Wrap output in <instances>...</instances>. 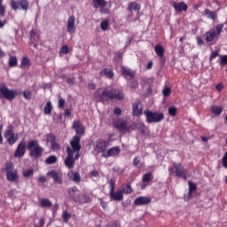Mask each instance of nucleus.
Segmentation results:
<instances>
[{"label": "nucleus", "mask_w": 227, "mask_h": 227, "mask_svg": "<svg viewBox=\"0 0 227 227\" xmlns=\"http://www.w3.org/2000/svg\"><path fill=\"white\" fill-rule=\"evenodd\" d=\"M106 227H121L120 222H114L107 224Z\"/></svg>", "instance_id": "680f3d73"}, {"label": "nucleus", "mask_w": 227, "mask_h": 227, "mask_svg": "<svg viewBox=\"0 0 227 227\" xmlns=\"http://www.w3.org/2000/svg\"><path fill=\"white\" fill-rule=\"evenodd\" d=\"M204 13L205 15H207L208 19H212V20H215L217 19V13L210 11L209 9H206Z\"/></svg>", "instance_id": "473e14b6"}, {"label": "nucleus", "mask_w": 227, "mask_h": 227, "mask_svg": "<svg viewBox=\"0 0 227 227\" xmlns=\"http://www.w3.org/2000/svg\"><path fill=\"white\" fill-rule=\"evenodd\" d=\"M111 141L109 140H104L102 138H99L96 141V144L94 145V151L98 153H106V151L107 150V146H109V144Z\"/></svg>", "instance_id": "1a4fd4ad"}, {"label": "nucleus", "mask_w": 227, "mask_h": 227, "mask_svg": "<svg viewBox=\"0 0 227 227\" xmlns=\"http://www.w3.org/2000/svg\"><path fill=\"white\" fill-rule=\"evenodd\" d=\"M51 150H54L55 152H58V150H59V148H61V146H59V144L56 141L51 143Z\"/></svg>", "instance_id": "603ef678"}, {"label": "nucleus", "mask_w": 227, "mask_h": 227, "mask_svg": "<svg viewBox=\"0 0 227 227\" xmlns=\"http://www.w3.org/2000/svg\"><path fill=\"white\" fill-rule=\"evenodd\" d=\"M35 173V170L33 168H29L28 170L23 172L24 178H29L33 176V174Z\"/></svg>", "instance_id": "c03bdc74"}, {"label": "nucleus", "mask_w": 227, "mask_h": 227, "mask_svg": "<svg viewBox=\"0 0 227 227\" xmlns=\"http://www.w3.org/2000/svg\"><path fill=\"white\" fill-rule=\"evenodd\" d=\"M115 129L120 130L121 132L127 129V121L123 119H118L114 123Z\"/></svg>", "instance_id": "412c9836"}, {"label": "nucleus", "mask_w": 227, "mask_h": 227, "mask_svg": "<svg viewBox=\"0 0 227 227\" xmlns=\"http://www.w3.org/2000/svg\"><path fill=\"white\" fill-rule=\"evenodd\" d=\"M21 65H22V67H30L31 61L29 60V59H27V57H24L21 59Z\"/></svg>", "instance_id": "a18cd8bd"}, {"label": "nucleus", "mask_w": 227, "mask_h": 227, "mask_svg": "<svg viewBox=\"0 0 227 227\" xmlns=\"http://www.w3.org/2000/svg\"><path fill=\"white\" fill-rule=\"evenodd\" d=\"M68 177L70 180L74 182V184H81V174H79V172H74V170H71L68 173Z\"/></svg>", "instance_id": "b1692460"}, {"label": "nucleus", "mask_w": 227, "mask_h": 227, "mask_svg": "<svg viewBox=\"0 0 227 227\" xmlns=\"http://www.w3.org/2000/svg\"><path fill=\"white\" fill-rule=\"evenodd\" d=\"M6 176L9 182H15L16 180H19L16 169L6 172Z\"/></svg>", "instance_id": "cd10ccee"}, {"label": "nucleus", "mask_w": 227, "mask_h": 227, "mask_svg": "<svg viewBox=\"0 0 227 227\" xmlns=\"http://www.w3.org/2000/svg\"><path fill=\"white\" fill-rule=\"evenodd\" d=\"M72 114V111L70 109L65 110V116H70Z\"/></svg>", "instance_id": "774afa93"}, {"label": "nucleus", "mask_w": 227, "mask_h": 227, "mask_svg": "<svg viewBox=\"0 0 227 227\" xmlns=\"http://www.w3.org/2000/svg\"><path fill=\"white\" fill-rule=\"evenodd\" d=\"M121 191H122V194H132V186L130 184L124 185Z\"/></svg>", "instance_id": "ea45409f"}, {"label": "nucleus", "mask_w": 227, "mask_h": 227, "mask_svg": "<svg viewBox=\"0 0 227 227\" xmlns=\"http://www.w3.org/2000/svg\"><path fill=\"white\" fill-rule=\"evenodd\" d=\"M150 203H152V199H150L148 197H137L134 200V205H136L137 207L150 205Z\"/></svg>", "instance_id": "6ab92c4d"}, {"label": "nucleus", "mask_w": 227, "mask_h": 227, "mask_svg": "<svg viewBox=\"0 0 227 227\" xmlns=\"http://www.w3.org/2000/svg\"><path fill=\"white\" fill-rule=\"evenodd\" d=\"M23 97L26 98V100H31L33 98V94L29 90H25L23 91Z\"/></svg>", "instance_id": "de8ad7c7"}, {"label": "nucleus", "mask_w": 227, "mask_h": 227, "mask_svg": "<svg viewBox=\"0 0 227 227\" xmlns=\"http://www.w3.org/2000/svg\"><path fill=\"white\" fill-rule=\"evenodd\" d=\"M17 90H10L4 83L0 84V98L6 100H15Z\"/></svg>", "instance_id": "0eeeda50"}, {"label": "nucleus", "mask_w": 227, "mask_h": 227, "mask_svg": "<svg viewBox=\"0 0 227 227\" xmlns=\"http://www.w3.org/2000/svg\"><path fill=\"white\" fill-rule=\"evenodd\" d=\"M5 171L6 173H8V171H13V163H6Z\"/></svg>", "instance_id": "13d9d810"}, {"label": "nucleus", "mask_w": 227, "mask_h": 227, "mask_svg": "<svg viewBox=\"0 0 227 227\" xmlns=\"http://www.w3.org/2000/svg\"><path fill=\"white\" fill-rule=\"evenodd\" d=\"M76 192H79V189L76 186H73L67 189L68 197L73 201H74V203L81 201V195L75 194Z\"/></svg>", "instance_id": "9b49d317"}, {"label": "nucleus", "mask_w": 227, "mask_h": 227, "mask_svg": "<svg viewBox=\"0 0 227 227\" xmlns=\"http://www.w3.org/2000/svg\"><path fill=\"white\" fill-rule=\"evenodd\" d=\"M109 184H110L109 196L111 200H113L114 201H123V192L121 190H118L117 192H114L116 181L114 179H111Z\"/></svg>", "instance_id": "6e6552de"}, {"label": "nucleus", "mask_w": 227, "mask_h": 227, "mask_svg": "<svg viewBox=\"0 0 227 227\" xmlns=\"http://www.w3.org/2000/svg\"><path fill=\"white\" fill-rule=\"evenodd\" d=\"M99 75L101 77H107V79H114V72H113L112 69L109 68H104L99 72Z\"/></svg>", "instance_id": "393cba45"}, {"label": "nucleus", "mask_w": 227, "mask_h": 227, "mask_svg": "<svg viewBox=\"0 0 227 227\" xmlns=\"http://www.w3.org/2000/svg\"><path fill=\"white\" fill-rule=\"evenodd\" d=\"M91 199L86 194H80V200L77 203H90Z\"/></svg>", "instance_id": "c9c22d12"}, {"label": "nucleus", "mask_w": 227, "mask_h": 227, "mask_svg": "<svg viewBox=\"0 0 227 227\" xmlns=\"http://www.w3.org/2000/svg\"><path fill=\"white\" fill-rule=\"evenodd\" d=\"M137 127L138 130L141 132V134H145V132H146V126H145L144 123H138Z\"/></svg>", "instance_id": "8fccbe9b"}, {"label": "nucleus", "mask_w": 227, "mask_h": 227, "mask_svg": "<svg viewBox=\"0 0 227 227\" xmlns=\"http://www.w3.org/2000/svg\"><path fill=\"white\" fill-rule=\"evenodd\" d=\"M6 139L7 143H9V145H11L12 146L15 145V143H17V141L19 140V134L13 133L11 137H8Z\"/></svg>", "instance_id": "2f4dec72"}, {"label": "nucleus", "mask_w": 227, "mask_h": 227, "mask_svg": "<svg viewBox=\"0 0 227 227\" xmlns=\"http://www.w3.org/2000/svg\"><path fill=\"white\" fill-rule=\"evenodd\" d=\"M27 148L29 152V157L35 159V160H37V159H40L43 155V147L40 145V143L36 139L29 141Z\"/></svg>", "instance_id": "f03ea898"}, {"label": "nucleus", "mask_w": 227, "mask_h": 227, "mask_svg": "<svg viewBox=\"0 0 227 227\" xmlns=\"http://www.w3.org/2000/svg\"><path fill=\"white\" fill-rule=\"evenodd\" d=\"M133 116H141L143 114V104L141 100L137 99L132 106Z\"/></svg>", "instance_id": "4468645a"}, {"label": "nucleus", "mask_w": 227, "mask_h": 227, "mask_svg": "<svg viewBox=\"0 0 227 227\" xmlns=\"http://www.w3.org/2000/svg\"><path fill=\"white\" fill-rule=\"evenodd\" d=\"M39 205L42 208H51L52 207V201L47 198H43L39 200Z\"/></svg>", "instance_id": "bb28decb"}, {"label": "nucleus", "mask_w": 227, "mask_h": 227, "mask_svg": "<svg viewBox=\"0 0 227 227\" xmlns=\"http://www.w3.org/2000/svg\"><path fill=\"white\" fill-rule=\"evenodd\" d=\"M92 5L95 10H98V8H106L107 2L106 0H92Z\"/></svg>", "instance_id": "c85d7f7f"}, {"label": "nucleus", "mask_w": 227, "mask_h": 227, "mask_svg": "<svg viewBox=\"0 0 227 227\" xmlns=\"http://www.w3.org/2000/svg\"><path fill=\"white\" fill-rule=\"evenodd\" d=\"M11 7L15 12H17L19 8H21L22 10H24V12H27L29 8V2H27V0H20V1L12 0Z\"/></svg>", "instance_id": "9d476101"}, {"label": "nucleus", "mask_w": 227, "mask_h": 227, "mask_svg": "<svg viewBox=\"0 0 227 227\" xmlns=\"http://www.w3.org/2000/svg\"><path fill=\"white\" fill-rule=\"evenodd\" d=\"M152 180H153V176L152 175V172L145 174L142 177V182L144 184L141 185V189H146V185H148V183L152 182Z\"/></svg>", "instance_id": "4be33fe9"}, {"label": "nucleus", "mask_w": 227, "mask_h": 227, "mask_svg": "<svg viewBox=\"0 0 227 227\" xmlns=\"http://www.w3.org/2000/svg\"><path fill=\"white\" fill-rule=\"evenodd\" d=\"M227 64V55H223L221 57V59H220V65L222 67H224V65Z\"/></svg>", "instance_id": "6e6d98bb"}, {"label": "nucleus", "mask_w": 227, "mask_h": 227, "mask_svg": "<svg viewBox=\"0 0 227 227\" xmlns=\"http://www.w3.org/2000/svg\"><path fill=\"white\" fill-rule=\"evenodd\" d=\"M222 163L223 168H225V169H227V152L224 153L223 159H222Z\"/></svg>", "instance_id": "4d7b16f0"}, {"label": "nucleus", "mask_w": 227, "mask_h": 227, "mask_svg": "<svg viewBox=\"0 0 227 227\" xmlns=\"http://www.w3.org/2000/svg\"><path fill=\"white\" fill-rule=\"evenodd\" d=\"M25 154H26V142H20L16 148V151L14 153V157L18 159H22V157H24Z\"/></svg>", "instance_id": "f8f14e48"}, {"label": "nucleus", "mask_w": 227, "mask_h": 227, "mask_svg": "<svg viewBox=\"0 0 227 227\" xmlns=\"http://www.w3.org/2000/svg\"><path fill=\"white\" fill-rule=\"evenodd\" d=\"M67 156L65 159V165L68 168V169H72L75 164V160H79V159H75V155L74 157V153H72L71 151L69 153H67Z\"/></svg>", "instance_id": "ddd939ff"}, {"label": "nucleus", "mask_w": 227, "mask_h": 227, "mask_svg": "<svg viewBox=\"0 0 227 227\" xmlns=\"http://www.w3.org/2000/svg\"><path fill=\"white\" fill-rule=\"evenodd\" d=\"M114 114H115L117 116H120V114H121V108L120 107H115L114 109Z\"/></svg>", "instance_id": "e2e57ef3"}, {"label": "nucleus", "mask_w": 227, "mask_h": 227, "mask_svg": "<svg viewBox=\"0 0 227 227\" xmlns=\"http://www.w3.org/2000/svg\"><path fill=\"white\" fill-rule=\"evenodd\" d=\"M6 20H0V29H3V27H4V26H6Z\"/></svg>", "instance_id": "338daca9"}, {"label": "nucleus", "mask_w": 227, "mask_h": 227, "mask_svg": "<svg viewBox=\"0 0 227 227\" xmlns=\"http://www.w3.org/2000/svg\"><path fill=\"white\" fill-rule=\"evenodd\" d=\"M139 164H141V160L138 157H135V159L133 160V166H135V168H137Z\"/></svg>", "instance_id": "052dcab7"}, {"label": "nucleus", "mask_w": 227, "mask_h": 227, "mask_svg": "<svg viewBox=\"0 0 227 227\" xmlns=\"http://www.w3.org/2000/svg\"><path fill=\"white\" fill-rule=\"evenodd\" d=\"M73 129L75 130L76 136H79V137L84 136V126H82L80 121H74L73 122Z\"/></svg>", "instance_id": "a211bd4d"}, {"label": "nucleus", "mask_w": 227, "mask_h": 227, "mask_svg": "<svg viewBox=\"0 0 227 227\" xmlns=\"http://www.w3.org/2000/svg\"><path fill=\"white\" fill-rule=\"evenodd\" d=\"M81 137L75 135L70 141V145H67L66 152H71L73 154L74 153L75 159H79V157H81V153H79L81 152Z\"/></svg>", "instance_id": "7ed1b4c3"}, {"label": "nucleus", "mask_w": 227, "mask_h": 227, "mask_svg": "<svg viewBox=\"0 0 227 227\" xmlns=\"http://www.w3.org/2000/svg\"><path fill=\"white\" fill-rule=\"evenodd\" d=\"M52 113V103L48 101L44 106V114H51Z\"/></svg>", "instance_id": "e433bc0d"}, {"label": "nucleus", "mask_w": 227, "mask_h": 227, "mask_svg": "<svg viewBox=\"0 0 227 227\" xmlns=\"http://www.w3.org/2000/svg\"><path fill=\"white\" fill-rule=\"evenodd\" d=\"M217 56H219V51H212L209 56V61L215 59V58H217Z\"/></svg>", "instance_id": "864d4df0"}, {"label": "nucleus", "mask_w": 227, "mask_h": 227, "mask_svg": "<svg viewBox=\"0 0 227 227\" xmlns=\"http://www.w3.org/2000/svg\"><path fill=\"white\" fill-rule=\"evenodd\" d=\"M121 72L122 74V75L124 77L128 76V77H134V75H136V74L134 73V71L130 70V68L125 67V66H121Z\"/></svg>", "instance_id": "a878e982"}, {"label": "nucleus", "mask_w": 227, "mask_h": 227, "mask_svg": "<svg viewBox=\"0 0 227 227\" xmlns=\"http://www.w3.org/2000/svg\"><path fill=\"white\" fill-rule=\"evenodd\" d=\"M59 52H61L62 54H68V46L67 45H64L60 48Z\"/></svg>", "instance_id": "bf43d9fd"}, {"label": "nucleus", "mask_w": 227, "mask_h": 227, "mask_svg": "<svg viewBox=\"0 0 227 227\" xmlns=\"http://www.w3.org/2000/svg\"><path fill=\"white\" fill-rule=\"evenodd\" d=\"M13 134H15L13 132V126L9 125L7 127V129L4 133V137H5V139H8V137H10L11 136H13Z\"/></svg>", "instance_id": "72a5a7b5"}, {"label": "nucleus", "mask_w": 227, "mask_h": 227, "mask_svg": "<svg viewBox=\"0 0 227 227\" xmlns=\"http://www.w3.org/2000/svg\"><path fill=\"white\" fill-rule=\"evenodd\" d=\"M211 111L214 114H215L216 116H219V114L223 113V107L219 106H213L211 107Z\"/></svg>", "instance_id": "f704fd0d"}, {"label": "nucleus", "mask_w": 227, "mask_h": 227, "mask_svg": "<svg viewBox=\"0 0 227 227\" xmlns=\"http://www.w3.org/2000/svg\"><path fill=\"white\" fill-rule=\"evenodd\" d=\"M56 162H58V158L54 155H51V156L46 158V160H45V163L49 164V165L56 164Z\"/></svg>", "instance_id": "58836bf2"}, {"label": "nucleus", "mask_w": 227, "mask_h": 227, "mask_svg": "<svg viewBox=\"0 0 227 227\" xmlns=\"http://www.w3.org/2000/svg\"><path fill=\"white\" fill-rule=\"evenodd\" d=\"M154 52L160 58V63H166V58H164V46L160 44H157L154 46Z\"/></svg>", "instance_id": "dca6fc26"}, {"label": "nucleus", "mask_w": 227, "mask_h": 227, "mask_svg": "<svg viewBox=\"0 0 227 227\" xmlns=\"http://www.w3.org/2000/svg\"><path fill=\"white\" fill-rule=\"evenodd\" d=\"M72 217V214L65 211L62 215V219L64 221V223H68V221H70V218Z\"/></svg>", "instance_id": "79ce46f5"}, {"label": "nucleus", "mask_w": 227, "mask_h": 227, "mask_svg": "<svg viewBox=\"0 0 227 227\" xmlns=\"http://www.w3.org/2000/svg\"><path fill=\"white\" fill-rule=\"evenodd\" d=\"M170 175H175L178 178H184V180H187L189 178V175H187V169L182 166L181 163H174L173 168H169Z\"/></svg>", "instance_id": "20e7f679"}, {"label": "nucleus", "mask_w": 227, "mask_h": 227, "mask_svg": "<svg viewBox=\"0 0 227 227\" xmlns=\"http://www.w3.org/2000/svg\"><path fill=\"white\" fill-rule=\"evenodd\" d=\"M67 31L69 35L75 33V17L74 15L70 16L67 20Z\"/></svg>", "instance_id": "f3484780"}, {"label": "nucleus", "mask_w": 227, "mask_h": 227, "mask_svg": "<svg viewBox=\"0 0 227 227\" xmlns=\"http://www.w3.org/2000/svg\"><path fill=\"white\" fill-rule=\"evenodd\" d=\"M17 63H19V60L17 59V57L11 56L9 59V67L12 68L13 67H17Z\"/></svg>", "instance_id": "4c0bfd02"}, {"label": "nucleus", "mask_w": 227, "mask_h": 227, "mask_svg": "<svg viewBox=\"0 0 227 227\" xmlns=\"http://www.w3.org/2000/svg\"><path fill=\"white\" fill-rule=\"evenodd\" d=\"M0 145H3V124H0Z\"/></svg>", "instance_id": "69168bd1"}, {"label": "nucleus", "mask_w": 227, "mask_h": 227, "mask_svg": "<svg viewBox=\"0 0 227 227\" xmlns=\"http://www.w3.org/2000/svg\"><path fill=\"white\" fill-rule=\"evenodd\" d=\"M100 27L102 31H107V27H109V20H104L100 24Z\"/></svg>", "instance_id": "37998d69"}, {"label": "nucleus", "mask_w": 227, "mask_h": 227, "mask_svg": "<svg viewBox=\"0 0 227 227\" xmlns=\"http://www.w3.org/2000/svg\"><path fill=\"white\" fill-rule=\"evenodd\" d=\"M163 97L168 98L171 95V88L165 87L162 90Z\"/></svg>", "instance_id": "3c124183"}, {"label": "nucleus", "mask_w": 227, "mask_h": 227, "mask_svg": "<svg viewBox=\"0 0 227 227\" xmlns=\"http://www.w3.org/2000/svg\"><path fill=\"white\" fill-rule=\"evenodd\" d=\"M129 12H139L141 5L136 2H130L128 6Z\"/></svg>", "instance_id": "c756f323"}, {"label": "nucleus", "mask_w": 227, "mask_h": 227, "mask_svg": "<svg viewBox=\"0 0 227 227\" xmlns=\"http://www.w3.org/2000/svg\"><path fill=\"white\" fill-rule=\"evenodd\" d=\"M46 141L47 143H54L56 141V135L52 134V133H49L48 135H46Z\"/></svg>", "instance_id": "a19ab883"}, {"label": "nucleus", "mask_w": 227, "mask_h": 227, "mask_svg": "<svg viewBox=\"0 0 227 227\" xmlns=\"http://www.w3.org/2000/svg\"><path fill=\"white\" fill-rule=\"evenodd\" d=\"M48 176H51L55 184H59V185L63 184V176L61 175V172L51 170L48 172Z\"/></svg>", "instance_id": "2eb2a0df"}, {"label": "nucleus", "mask_w": 227, "mask_h": 227, "mask_svg": "<svg viewBox=\"0 0 227 227\" xmlns=\"http://www.w3.org/2000/svg\"><path fill=\"white\" fill-rule=\"evenodd\" d=\"M94 97L98 102H109V100H123V92L112 89H98L95 91Z\"/></svg>", "instance_id": "f257e3e1"}, {"label": "nucleus", "mask_w": 227, "mask_h": 227, "mask_svg": "<svg viewBox=\"0 0 227 227\" xmlns=\"http://www.w3.org/2000/svg\"><path fill=\"white\" fill-rule=\"evenodd\" d=\"M188 185H189L188 200H191V197L192 196V192H194V191L198 189V186L196 185V184L191 181L188 182Z\"/></svg>", "instance_id": "7c9ffc66"}, {"label": "nucleus", "mask_w": 227, "mask_h": 227, "mask_svg": "<svg viewBox=\"0 0 227 227\" xmlns=\"http://www.w3.org/2000/svg\"><path fill=\"white\" fill-rule=\"evenodd\" d=\"M144 114L146 117L147 123H160V121L164 120L163 113H157L147 110L144 112Z\"/></svg>", "instance_id": "423d86ee"}, {"label": "nucleus", "mask_w": 227, "mask_h": 227, "mask_svg": "<svg viewBox=\"0 0 227 227\" xmlns=\"http://www.w3.org/2000/svg\"><path fill=\"white\" fill-rule=\"evenodd\" d=\"M223 27H224V25L219 24L216 26L215 28H212L209 31L206 32L205 40L207 43L214 42V40H215V38H217L221 35V33H223Z\"/></svg>", "instance_id": "39448f33"}, {"label": "nucleus", "mask_w": 227, "mask_h": 227, "mask_svg": "<svg viewBox=\"0 0 227 227\" xmlns=\"http://www.w3.org/2000/svg\"><path fill=\"white\" fill-rule=\"evenodd\" d=\"M6 13V6L3 5V0H0V17H4Z\"/></svg>", "instance_id": "49530a36"}, {"label": "nucleus", "mask_w": 227, "mask_h": 227, "mask_svg": "<svg viewBox=\"0 0 227 227\" xmlns=\"http://www.w3.org/2000/svg\"><path fill=\"white\" fill-rule=\"evenodd\" d=\"M177 109L175 106H170L168 108V114L169 116H176Z\"/></svg>", "instance_id": "09e8293b"}, {"label": "nucleus", "mask_w": 227, "mask_h": 227, "mask_svg": "<svg viewBox=\"0 0 227 227\" xmlns=\"http://www.w3.org/2000/svg\"><path fill=\"white\" fill-rule=\"evenodd\" d=\"M120 152V146L112 147L107 151V153H103L102 157H105V159H107V157H116V155H119Z\"/></svg>", "instance_id": "aec40b11"}, {"label": "nucleus", "mask_w": 227, "mask_h": 227, "mask_svg": "<svg viewBox=\"0 0 227 227\" xmlns=\"http://www.w3.org/2000/svg\"><path fill=\"white\" fill-rule=\"evenodd\" d=\"M58 107L59 109H63L65 107V99H63V98L59 99Z\"/></svg>", "instance_id": "5fc2aeb1"}, {"label": "nucleus", "mask_w": 227, "mask_h": 227, "mask_svg": "<svg viewBox=\"0 0 227 227\" xmlns=\"http://www.w3.org/2000/svg\"><path fill=\"white\" fill-rule=\"evenodd\" d=\"M172 6L176 10V12H187V4L184 2L176 3L172 2Z\"/></svg>", "instance_id": "5701e85b"}, {"label": "nucleus", "mask_w": 227, "mask_h": 227, "mask_svg": "<svg viewBox=\"0 0 227 227\" xmlns=\"http://www.w3.org/2000/svg\"><path fill=\"white\" fill-rule=\"evenodd\" d=\"M137 86H139V83L137 82V81H133L131 82L130 88H132L133 90H136V88H137Z\"/></svg>", "instance_id": "0e129e2a"}]
</instances>
